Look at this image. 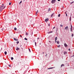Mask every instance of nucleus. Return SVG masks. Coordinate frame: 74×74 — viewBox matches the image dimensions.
Listing matches in <instances>:
<instances>
[{
    "mask_svg": "<svg viewBox=\"0 0 74 74\" xmlns=\"http://www.w3.org/2000/svg\"><path fill=\"white\" fill-rule=\"evenodd\" d=\"M71 31L72 32V28H71Z\"/></svg>",
    "mask_w": 74,
    "mask_h": 74,
    "instance_id": "nucleus-25",
    "label": "nucleus"
},
{
    "mask_svg": "<svg viewBox=\"0 0 74 74\" xmlns=\"http://www.w3.org/2000/svg\"><path fill=\"white\" fill-rule=\"evenodd\" d=\"M8 66L9 67H11V65H9Z\"/></svg>",
    "mask_w": 74,
    "mask_h": 74,
    "instance_id": "nucleus-33",
    "label": "nucleus"
},
{
    "mask_svg": "<svg viewBox=\"0 0 74 74\" xmlns=\"http://www.w3.org/2000/svg\"><path fill=\"white\" fill-rule=\"evenodd\" d=\"M25 40H27V38H25Z\"/></svg>",
    "mask_w": 74,
    "mask_h": 74,
    "instance_id": "nucleus-24",
    "label": "nucleus"
},
{
    "mask_svg": "<svg viewBox=\"0 0 74 74\" xmlns=\"http://www.w3.org/2000/svg\"><path fill=\"white\" fill-rule=\"evenodd\" d=\"M7 51H5V55H7Z\"/></svg>",
    "mask_w": 74,
    "mask_h": 74,
    "instance_id": "nucleus-14",
    "label": "nucleus"
},
{
    "mask_svg": "<svg viewBox=\"0 0 74 74\" xmlns=\"http://www.w3.org/2000/svg\"><path fill=\"white\" fill-rule=\"evenodd\" d=\"M64 45L65 47H68V45H67V44L66 43H64Z\"/></svg>",
    "mask_w": 74,
    "mask_h": 74,
    "instance_id": "nucleus-4",
    "label": "nucleus"
},
{
    "mask_svg": "<svg viewBox=\"0 0 74 74\" xmlns=\"http://www.w3.org/2000/svg\"><path fill=\"white\" fill-rule=\"evenodd\" d=\"M67 52H66V51H64V55H66V54H67Z\"/></svg>",
    "mask_w": 74,
    "mask_h": 74,
    "instance_id": "nucleus-8",
    "label": "nucleus"
},
{
    "mask_svg": "<svg viewBox=\"0 0 74 74\" xmlns=\"http://www.w3.org/2000/svg\"><path fill=\"white\" fill-rule=\"evenodd\" d=\"M48 20H49V19L47 18V19H46L45 20V22H48Z\"/></svg>",
    "mask_w": 74,
    "mask_h": 74,
    "instance_id": "nucleus-7",
    "label": "nucleus"
},
{
    "mask_svg": "<svg viewBox=\"0 0 74 74\" xmlns=\"http://www.w3.org/2000/svg\"><path fill=\"white\" fill-rule=\"evenodd\" d=\"M49 42H51V41H49Z\"/></svg>",
    "mask_w": 74,
    "mask_h": 74,
    "instance_id": "nucleus-47",
    "label": "nucleus"
},
{
    "mask_svg": "<svg viewBox=\"0 0 74 74\" xmlns=\"http://www.w3.org/2000/svg\"><path fill=\"white\" fill-rule=\"evenodd\" d=\"M66 16H67V14H66Z\"/></svg>",
    "mask_w": 74,
    "mask_h": 74,
    "instance_id": "nucleus-37",
    "label": "nucleus"
},
{
    "mask_svg": "<svg viewBox=\"0 0 74 74\" xmlns=\"http://www.w3.org/2000/svg\"><path fill=\"white\" fill-rule=\"evenodd\" d=\"M44 52H43V54H44Z\"/></svg>",
    "mask_w": 74,
    "mask_h": 74,
    "instance_id": "nucleus-48",
    "label": "nucleus"
},
{
    "mask_svg": "<svg viewBox=\"0 0 74 74\" xmlns=\"http://www.w3.org/2000/svg\"><path fill=\"white\" fill-rule=\"evenodd\" d=\"M50 10H51V8H49L48 9V11H50Z\"/></svg>",
    "mask_w": 74,
    "mask_h": 74,
    "instance_id": "nucleus-20",
    "label": "nucleus"
},
{
    "mask_svg": "<svg viewBox=\"0 0 74 74\" xmlns=\"http://www.w3.org/2000/svg\"><path fill=\"white\" fill-rule=\"evenodd\" d=\"M69 51H70V49H69Z\"/></svg>",
    "mask_w": 74,
    "mask_h": 74,
    "instance_id": "nucleus-45",
    "label": "nucleus"
},
{
    "mask_svg": "<svg viewBox=\"0 0 74 74\" xmlns=\"http://www.w3.org/2000/svg\"><path fill=\"white\" fill-rule=\"evenodd\" d=\"M60 27H63V25H60Z\"/></svg>",
    "mask_w": 74,
    "mask_h": 74,
    "instance_id": "nucleus-22",
    "label": "nucleus"
},
{
    "mask_svg": "<svg viewBox=\"0 0 74 74\" xmlns=\"http://www.w3.org/2000/svg\"><path fill=\"white\" fill-rule=\"evenodd\" d=\"M55 42H56H56H57L56 40H55Z\"/></svg>",
    "mask_w": 74,
    "mask_h": 74,
    "instance_id": "nucleus-46",
    "label": "nucleus"
},
{
    "mask_svg": "<svg viewBox=\"0 0 74 74\" xmlns=\"http://www.w3.org/2000/svg\"><path fill=\"white\" fill-rule=\"evenodd\" d=\"M8 4V2H7L6 3V4Z\"/></svg>",
    "mask_w": 74,
    "mask_h": 74,
    "instance_id": "nucleus-38",
    "label": "nucleus"
},
{
    "mask_svg": "<svg viewBox=\"0 0 74 74\" xmlns=\"http://www.w3.org/2000/svg\"><path fill=\"white\" fill-rule=\"evenodd\" d=\"M4 4H2L1 6L0 7V11H2L3 10L4 8H5V6H4Z\"/></svg>",
    "mask_w": 74,
    "mask_h": 74,
    "instance_id": "nucleus-1",
    "label": "nucleus"
},
{
    "mask_svg": "<svg viewBox=\"0 0 74 74\" xmlns=\"http://www.w3.org/2000/svg\"><path fill=\"white\" fill-rule=\"evenodd\" d=\"M26 34L27 36H28V34L27 33H26Z\"/></svg>",
    "mask_w": 74,
    "mask_h": 74,
    "instance_id": "nucleus-23",
    "label": "nucleus"
},
{
    "mask_svg": "<svg viewBox=\"0 0 74 74\" xmlns=\"http://www.w3.org/2000/svg\"><path fill=\"white\" fill-rule=\"evenodd\" d=\"M20 36L21 37H22V36H21V35H20Z\"/></svg>",
    "mask_w": 74,
    "mask_h": 74,
    "instance_id": "nucleus-41",
    "label": "nucleus"
},
{
    "mask_svg": "<svg viewBox=\"0 0 74 74\" xmlns=\"http://www.w3.org/2000/svg\"><path fill=\"white\" fill-rule=\"evenodd\" d=\"M65 14H67V13H66V12H65Z\"/></svg>",
    "mask_w": 74,
    "mask_h": 74,
    "instance_id": "nucleus-50",
    "label": "nucleus"
},
{
    "mask_svg": "<svg viewBox=\"0 0 74 74\" xmlns=\"http://www.w3.org/2000/svg\"><path fill=\"white\" fill-rule=\"evenodd\" d=\"M38 10H37V12L36 13V16H37V14L38 13Z\"/></svg>",
    "mask_w": 74,
    "mask_h": 74,
    "instance_id": "nucleus-6",
    "label": "nucleus"
},
{
    "mask_svg": "<svg viewBox=\"0 0 74 74\" xmlns=\"http://www.w3.org/2000/svg\"><path fill=\"white\" fill-rule=\"evenodd\" d=\"M64 30H69V27L66 26L65 27Z\"/></svg>",
    "mask_w": 74,
    "mask_h": 74,
    "instance_id": "nucleus-3",
    "label": "nucleus"
},
{
    "mask_svg": "<svg viewBox=\"0 0 74 74\" xmlns=\"http://www.w3.org/2000/svg\"><path fill=\"white\" fill-rule=\"evenodd\" d=\"M19 41H17V44H18V43H19Z\"/></svg>",
    "mask_w": 74,
    "mask_h": 74,
    "instance_id": "nucleus-34",
    "label": "nucleus"
},
{
    "mask_svg": "<svg viewBox=\"0 0 74 74\" xmlns=\"http://www.w3.org/2000/svg\"><path fill=\"white\" fill-rule=\"evenodd\" d=\"M14 40H15V41H17V40L16 39V38H14Z\"/></svg>",
    "mask_w": 74,
    "mask_h": 74,
    "instance_id": "nucleus-13",
    "label": "nucleus"
},
{
    "mask_svg": "<svg viewBox=\"0 0 74 74\" xmlns=\"http://www.w3.org/2000/svg\"><path fill=\"white\" fill-rule=\"evenodd\" d=\"M11 3H9V5H11Z\"/></svg>",
    "mask_w": 74,
    "mask_h": 74,
    "instance_id": "nucleus-28",
    "label": "nucleus"
},
{
    "mask_svg": "<svg viewBox=\"0 0 74 74\" xmlns=\"http://www.w3.org/2000/svg\"><path fill=\"white\" fill-rule=\"evenodd\" d=\"M48 25L49 26H50V23H49Z\"/></svg>",
    "mask_w": 74,
    "mask_h": 74,
    "instance_id": "nucleus-30",
    "label": "nucleus"
},
{
    "mask_svg": "<svg viewBox=\"0 0 74 74\" xmlns=\"http://www.w3.org/2000/svg\"><path fill=\"white\" fill-rule=\"evenodd\" d=\"M55 27H54L53 28V29H55Z\"/></svg>",
    "mask_w": 74,
    "mask_h": 74,
    "instance_id": "nucleus-40",
    "label": "nucleus"
},
{
    "mask_svg": "<svg viewBox=\"0 0 74 74\" xmlns=\"http://www.w3.org/2000/svg\"><path fill=\"white\" fill-rule=\"evenodd\" d=\"M58 1H60V0H58Z\"/></svg>",
    "mask_w": 74,
    "mask_h": 74,
    "instance_id": "nucleus-43",
    "label": "nucleus"
},
{
    "mask_svg": "<svg viewBox=\"0 0 74 74\" xmlns=\"http://www.w3.org/2000/svg\"><path fill=\"white\" fill-rule=\"evenodd\" d=\"M35 44L36 46V42H35Z\"/></svg>",
    "mask_w": 74,
    "mask_h": 74,
    "instance_id": "nucleus-32",
    "label": "nucleus"
},
{
    "mask_svg": "<svg viewBox=\"0 0 74 74\" xmlns=\"http://www.w3.org/2000/svg\"><path fill=\"white\" fill-rule=\"evenodd\" d=\"M22 1H20V2L19 3V4H21V3H22Z\"/></svg>",
    "mask_w": 74,
    "mask_h": 74,
    "instance_id": "nucleus-27",
    "label": "nucleus"
},
{
    "mask_svg": "<svg viewBox=\"0 0 74 74\" xmlns=\"http://www.w3.org/2000/svg\"><path fill=\"white\" fill-rule=\"evenodd\" d=\"M60 14H58V17H60Z\"/></svg>",
    "mask_w": 74,
    "mask_h": 74,
    "instance_id": "nucleus-19",
    "label": "nucleus"
},
{
    "mask_svg": "<svg viewBox=\"0 0 74 74\" xmlns=\"http://www.w3.org/2000/svg\"><path fill=\"white\" fill-rule=\"evenodd\" d=\"M38 39H39V38H38Z\"/></svg>",
    "mask_w": 74,
    "mask_h": 74,
    "instance_id": "nucleus-49",
    "label": "nucleus"
},
{
    "mask_svg": "<svg viewBox=\"0 0 74 74\" xmlns=\"http://www.w3.org/2000/svg\"><path fill=\"white\" fill-rule=\"evenodd\" d=\"M58 39V38L57 37H56L55 38V40H56Z\"/></svg>",
    "mask_w": 74,
    "mask_h": 74,
    "instance_id": "nucleus-10",
    "label": "nucleus"
},
{
    "mask_svg": "<svg viewBox=\"0 0 74 74\" xmlns=\"http://www.w3.org/2000/svg\"><path fill=\"white\" fill-rule=\"evenodd\" d=\"M47 33H48V34H49V33H51V32H48Z\"/></svg>",
    "mask_w": 74,
    "mask_h": 74,
    "instance_id": "nucleus-35",
    "label": "nucleus"
},
{
    "mask_svg": "<svg viewBox=\"0 0 74 74\" xmlns=\"http://www.w3.org/2000/svg\"><path fill=\"white\" fill-rule=\"evenodd\" d=\"M71 28H72V25H71Z\"/></svg>",
    "mask_w": 74,
    "mask_h": 74,
    "instance_id": "nucleus-39",
    "label": "nucleus"
},
{
    "mask_svg": "<svg viewBox=\"0 0 74 74\" xmlns=\"http://www.w3.org/2000/svg\"><path fill=\"white\" fill-rule=\"evenodd\" d=\"M57 44H59V42L58 41H57Z\"/></svg>",
    "mask_w": 74,
    "mask_h": 74,
    "instance_id": "nucleus-18",
    "label": "nucleus"
},
{
    "mask_svg": "<svg viewBox=\"0 0 74 74\" xmlns=\"http://www.w3.org/2000/svg\"><path fill=\"white\" fill-rule=\"evenodd\" d=\"M29 51L30 52H31V51H30V49H29Z\"/></svg>",
    "mask_w": 74,
    "mask_h": 74,
    "instance_id": "nucleus-26",
    "label": "nucleus"
},
{
    "mask_svg": "<svg viewBox=\"0 0 74 74\" xmlns=\"http://www.w3.org/2000/svg\"><path fill=\"white\" fill-rule=\"evenodd\" d=\"M14 30H16L17 29L16 27H15L14 28Z\"/></svg>",
    "mask_w": 74,
    "mask_h": 74,
    "instance_id": "nucleus-15",
    "label": "nucleus"
},
{
    "mask_svg": "<svg viewBox=\"0 0 74 74\" xmlns=\"http://www.w3.org/2000/svg\"><path fill=\"white\" fill-rule=\"evenodd\" d=\"M16 50L17 51H18V50H19V48H16Z\"/></svg>",
    "mask_w": 74,
    "mask_h": 74,
    "instance_id": "nucleus-12",
    "label": "nucleus"
},
{
    "mask_svg": "<svg viewBox=\"0 0 74 74\" xmlns=\"http://www.w3.org/2000/svg\"><path fill=\"white\" fill-rule=\"evenodd\" d=\"M55 14V13H53L51 15V18H53V15Z\"/></svg>",
    "mask_w": 74,
    "mask_h": 74,
    "instance_id": "nucleus-5",
    "label": "nucleus"
},
{
    "mask_svg": "<svg viewBox=\"0 0 74 74\" xmlns=\"http://www.w3.org/2000/svg\"><path fill=\"white\" fill-rule=\"evenodd\" d=\"M50 32V33H52V32H53V31H51V32Z\"/></svg>",
    "mask_w": 74,
    "mask_h": 74,
    "instance_id": "nucleus-42",
    "label": "nucleus"
},
{
    "mask_svg": "<svg viewBox=\"0 0 74 74\" xmlns=\"http://www.w3.org/2000/svg\"><path fill=\"white\" fill-rule=\"evenodd\" d=\"M53 68H55V67H51V68H49L48 69H53Z\"/></svg>",
    "mask_w": 74,
    "mask_h": 74,
    "instance_id": "nucleus-9",
    "label": "nucleus"
},
{
    "mask_svg": "<svg viewBox=\"0 0 74 74\" xmlns=\"http://www.w3.org/2000/svg\"><path fill=\"white\" fill-rule=\"evenodd\" d=\"M19 62H18L17 63V65H19Z\"/></svg>",
    "mask_w": 74,
    "mask_h": 74,
    "instance_id": "nucleus-29",
    "label": "nucleus"
},
{
    "mask_svg": "<svg viewBox=\"0 0 74 74\" xmlns=\"http://www.w3.org/2000/svg\"><path fill=\"white\" fill-rule=\"evenodd\" d=\"M73 36H74V34H72V37H73Z\"/></svg>",
    "mask_w": 74,
    "mask_h": 74,
    "instance_id": "nucleus-36",
    "label": "nucleus"
},
{
    "mask_svg": "<svg viewBox=\"0 0 74 74\" xmlns=\"http://www.w3.org/2000/svg\"><path fill=\"white\" fill-rule=\"evenodd\" d=\"M11 60H13V59H14V58H13V57H12L11 58Z\"/></svg>",
    "mask_w": 74,
    "mask_h": 74,
    "instance_id": "nucleus-17",
    "label": "nucleus"
},
{
    "mask_svg": "<svg viewBox=\"0 0 74 74\" xmlns=\"http://www.w3.org/2000/svg\"><path fill=\"white\" fill-rule=\"evenodd\" d=\"M58 48H60V45H59L58 46Z\"/></svg>",
    "mask_w": 74,
    "mask_h": 74,
    "instance_id": "nucleus-31",
    "label": "nucleus"
},
{
    "mask_svg": "<svg viewBox=\"0 0 74 74\" xmlns=\"http://www.w3.org/2000/svg\"><path fill=\"white\" fill-rule=\"evenodd\" d=\"M73 3H74V1H73V2H71L70 3L71 4H73Z\"/></svg>",
    "mask_w": 74,
    "mask_h": 74,
    "instance_id": "nucleus-21",
    "label": "nucleus"
},
{
    "mask_svg": "<svg viewBox=\"0 0 74 74\" xmlns=\"http://www.w3.org/2000/svg\"><path fill=\"white\" fill-rule=\"evenodd\" d=\"M61 67H63V66H64V64H62L61 65Z\"/></svg>",
    "mask_w": 74,
    "mask_h": 74,
    "instance_id": "nucleus-11",
    "label": "nucleus"
},
{
    "mask_svg": "<svg viewBox=\"0 0 74 74\" xmlns=\"http://www.w3.org/2000/svg\"><path fill=\"white\" fill-rule=\"evenodd\" d=\"M71 17H70V18H69V20H70V21H71Z\"/></svg>",
    "mask_w": 74,
    "mask_h": 74,
    "instance_id": "nucleus-16",
    "label": "nucleus"
},
{
    "mask_svg": "<svg viewBox=\"0 0 74 74\" xmlns=\"http://www.w3.org/2000/svg\"><path fill=\"white\" fill-rule=\"evenodd\" d=\"M47 56V54H46V55H45V56Z\"/></svg>",
    "mask_w": 74,
    "mask_h": 74,
    "instance_id": "nucleus-44",
    "label": "nucleus"
},
{
    "mask_svg": "<svg viewBox=\"0 0 74 74\" xmlns=\"http://www.w3.org/2000/svg\"><path fill=\"white\" fill-rule=\"evenodd\" d=\"M2 30H3V29H2Z\"/></svg>",
    "mask_w": 74,
    "mask_h": 74,
    "instance_id": "nucleus-51",
    "label": "nucleus"
},
{
    "mask_svg": "<svg viewBox=\"0 0 74 74\" xmlns=\"http://www.w3.org/2000/svg\"><path fill=\"white\" fill-rule=\"evenodd\" d=\"M56 1V0H52L51 1V3H52V4H54V3H55Z\"/></svg>",
    "mask_w": 74,
    "mask_h": 74,
    "instance_id": "nucleus-2",
    "label": "nucleus"
}]
</instances>
